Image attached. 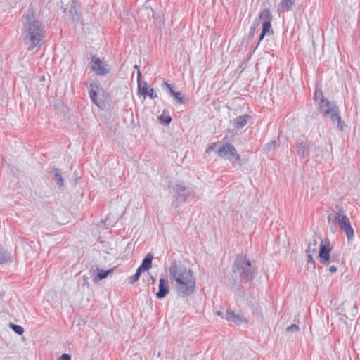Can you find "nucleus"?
Returning a JSON list of instances; mask_svg holds the SVG:
<instances>
[{"label":"nucleus","mask_w":360,"mask_h":360,"mask_svg":"<svg viewBox=\"0 0 360 360\" xmlns=\"http://www.w3.org/2000/svg\"><path fill=\"white\" fill-rule=\"evenodd\" d=\"M91 70L97 75H106L110 72L109 65L105 61L96 56H92L91 58Z\"/></svg>","instance_id":"7"},{"label":"nucleus","mask_w":360,"mask_h":360,"mask_svg":"<svg viewBox=\"0 0 360 360\" xmlns=\"http://www.w3.org/2000/svg\"><path fill=\"white\" fill-rule=\"evenodd\" d=\"M320 108L322 109L323 113L326 115L330 116V118L333 122H338V127L340 129H342V126L340 124V117L338 113L337 108L335 106L332 105L329 101H326L325 103H322L320 105Z\"/></svg>","instance_id":"6"},{"label":"nucleus","mask_w":360,"mask_h":360,"mask_svg":"<svg viewBox=\"0 0 360 360\" xmlns=\"http://www.w3.org/2000/svg\"><path fill=\"white\" fill-rule=\"evenodd\" d=\"M299 328L295 324H292L287 328V330H298Z\"/></svg>","instance_id":"28"},{"label":"nucleus","mask_w":360,"mask_h":360,"mask_svg":"<svg viewBox=\"0 0 360 360\" xmlns=\"http://www.w3.org/2000/svg\"><path fill=\"white\" fill-rule=\"evenodd\" d=\"M56 176L57 178L58 184L60 186H61L63 184V179H62V177H61L60 174H56Z\"/></svg>","instance_id":"29"},{"label":"nucleus","mask_w":360,"mask_h":360,"mask_svg":"<svg viewBox=\"0 0 360 360\" xmlns=\"http://www.w3.org/2000/svg\"><path fill=\"white\" fill-rule=\"evenodd\" d=\"M251 263L249 260H246L243 257H238L233 266L234 272L241 270V282L247 283L250 281L254 274V271L250 269Z\"/></svg>","instance_id":"2"},{"label":"nucleus","mask_w":360,"mask_h":360,"mask_svg":"<svg viewBox=\"0 0 360 360\" xmlns=\"http://www.w3.org/2000/svg\"><path fill=\"white\" fill-rule=\"evenodd\" d=\"M313 255L311 254H307V262L308 263L314 265V259H313Z\"/></svg>","instance_id":"27"},{"label":"nucleus","mask_w":360,"mask_h":360,"mask_svg":"<svg viewBox=\"0 0 360 360\" xmlns=\"http://www.w3.org/2000/svg\"><path fill=\"white\" fill-rule=\"evenodd\" d=\"M336 220L341 230L347 235V240H352L354 238V230L351 226L349 218L342 212H339L337 214Z\"/></svg>","instance_id":"5"},{"label":"nucleus","mask_w":360,"mask_h":360,"mask_svg":"<svg viewBox=\"0 0 360 360\" xmlns=\"http://www.w3.org/2000/svg\"><path fill=\"white\" fill-rule=\"evenodd\" d=\"M165 85L166 86V87L169 90V94H171V96H174V99L176 101L177 103H184L183 98L181 96V93L174 91L173 90L172 87L171 86V85L169 84L167 82L165 83Z\"/></svg>","instance_id":"15"},{"label":"nucleus","mask_w":360,"mask_h":360,"mask_svg":"<svg viewBox=\"0 0 360 360\" xmlns=\"http://www.w3.org/2000/svg\"><path fill=\"white\" fill-rule=\"evenodd\" d=\"M331 248L328 243L321 241L320 244V250L319 257L321 263L323 264H328L330 260Z\"/></svg>","instance_id":"8"},{"label":"nucleus","mask_w":360,"mask_h":360,"mask_svg":"<svg viewBox=\"0 0 360 360\" xmlns=\"http://www.w3.org/2000/svg\"><path fill=\"white\" fill-rule=\"evenodd\" d=\"M10 259L8 254L0 249V264L6 262Z\"/></svg>","instance_id":"22"},{"label":"nucleus","mask_w":360,"mask_h":360,"mask_svg":"<svg viewBox=\"0 0 360 360\" xmlns=\"http://www.w3.org/2000/svg\"><path fill=\"white\" fill-rule=\"evenodd\" d=\"M9 326L13 330V331H15L18 335H22L24 333V329L21 326L15 325L11 323Z\"/></svg>","instance_id":"21"},{"label":"nucleus","mask_w":360,"mask_h":360,"mask_svg":"<svg viewBox=\"0 0 360 360\" xmlns=\"http://www.w3.org/2000/svg\"><path fill=\"white\" fill-rule=\"evenodd\" d=\"M249 117L247 115L237 117L233 120V126L237 129L243 127L248 123Z\"/></svg>","instance_id":"14"},{"label":"nucleus","mask_w":360,"mask_h":360,"mask_svg":"<svg viewBox=\"0 0 360 360\" xmlns=\"http://www.w3.org/2000/svg\"><path fill=\"white\" fill-rule=\"evenodd\" d=\"M153 259V256L151 253H148L143 260L141 266L139 267V269H141V270L146 271L151 268L152 266V260Z\"/></svg>","instance_id":"12"},{"label":"nucleus","mask_w":360,"mask_h":360,"mask_svg":"<svg viewBox=\"0 0 360 360\" xmlns=\"http://www.w3.org/2000/svg\"><path fill=\"white\" fill-rule=\"evenodd\" d=\"M293 4L292 0H283L279 4L278 8L283 12L288 11L292 8Z\"/></svg>","instance_id":"16"},{"label":"nucleus","mask_w":360,"mask_h":360,"mask_svg":"<svg viewBox=\"0 0 360 360\" xmlns=\"http://www.w3.org/2000/svg\"><path fill=\"white\" fill-rule=\"evenodd\" d=\"M169 291L167 278L165 276H162L159 281V290L156 293V297L159 299L164 298L169 293Z\"/></svg>","instance_id":"9"},{"label":"nucleus","mask_w":360,"mask_h":360,"mask_svg":"<svg viewBox=\"0 0 360 360\" xmlns=\"http://www.w3.org/2000/svg\"><path fill=\"white\" fill-rule=\"evenodd\" d=\"M329 271L330 273H335L337 271V268L335 266H330L329 267Z\"/></svg>","instance_id":"31"},{"label":"nucleus","mask_w":360,"mask_h":360,"mask_svg":"<svg viewBox=\"0 0 360 360\" xmlns=\"http://www.w3.org/2000/svg\"><path fill=\"white\" fill-rule=\"evenodd\" d=\"M89 96L94 103L96 105H98V103L97 101V92L94 91H89Z\"/></svg>","instance_id":"24"},{"label":"nucleus","mask_w":360,"mask_h":360,"mask_svg":"<svg viewBox=\"0 0 360 360\" xmlns=\"http://www.w3.org/2000/svg\"><path fill=\"white\" fill-rule=\"evenodd\" d=\"M317 246H318V244H317V242L314 240L313 241L310 242L309 245H308V248L307 250V254H311V255H314L316 252V250H317Z\"/></svg>","instance_id":"18"},{"label":"nucleus","mask_w":360,"mask_h":360,"mask_svg":"<svg viewBox=\"0 0 360 360\" xmlns=\"http://www.w3.org/2000/svg\"><path fill=\"white\" fill-rule=\"evenodd\" d=\"M98 90H99V85H98V84L91 83L89 84V91H94L95 92H98Z\"/></svg>","instance_id":"25"},{"label":"nucleus","mask_w":360,"mask_h":360,"mask_svg":"<svg viewBox=\"0 0 360 360\" xmlns=\"http://www.w3.org/2000/svg\"><path fill=\"white\" fill-rule=\"evenodd\" d=\"M226 319L228 321L233 322L236 324H240L246 321L243 316L239 314H235L233 311L227 310L226 312Z\"/></svg>","instance_id":"11"},{"label":"nucleus","mask_w":360,"mask_h":360,"mask_svg":"<svg viewBox=\"0 0 360 360\" xmlns=\"http://www.w3.org/2000/svg\"><path fill=\"white\" fill-rule=\"evenodd\" d=\"M272 33L271 22H262V30L259 36V41H262L266 34H271Z\"/></svg>","instance_id":"13"},{"label":"nucleus","mask_w":360,"mask_h":360,"mask_svg":"<svg viewBox=\"0 0 360 360\" xmlns=\"http://www.w3.org/2000/svg\"><path fill=\"white\" fill-rule=\"evenodd\" d=\"M259 19L262 20L263 22H271L272 15L270 10L267 8L262 10L259 13Z\"/></svg>","instance_id":"17"},{"label":"nucleus","mask_w":360,"mask_h":360,"mask_svg":"<svg viewBox=\"0 0 360 360\" xmlns=\"http://www.w3.org/2000/svg\"><path fill=\"white\" fill-rule=\"evenodd\" d=\"M218 155L231 162H237L241 165V159L234 146L230 143H225L220 146L217 150Z\"/></svg>","instance_id":"3"},{"label":"nucleus","mask_w":360,"mask_h":360,"mask_svg":"<svg viewBox=\"0 0 360 360\" xmlns=\"http://www.w3.org/2000/svg\"><path fill=\"white\" fill-rule=\"evenodd\" d=\"M138 91L144 96H148L152 99L157 97V94H155L154 89L148 86L146 83L139 84Z\"/></svg>","instance_id":"10"},{"label":"nucleus","mask_w":360,"mask_h":360,"mask_svg":"<svg viewBox=\"0 0 360 360\" xmlns=\"http://www.w3.org/2000/svg\"><path fill=\"white\" fill-rule=\"evenodd\" d=\"M29 21V35L30 48H34L39 45L41 40V27L38 22L32 21L33 16L27 17Z\"/></svg>","instance_id":"4"},{"label":"nucleus","mask_w":360,"mask_h":360,"mask_svg":"<svg viewBox=\"0 0 360 360\" xmlns=\"http://www.w3.org/2000/svg\"><path fill=\"white\" fill-rule=\"evenodd\" d=\"M112 272V269H110L107 271L101 270L97 274V278L99 280H103L108 277V276Z\"/></svg>","instance_id":"20"},{"label":"nucleus","mask_w":360,"mask_h":360,"mask_svg":"<svg viewBox=\"0 0 360 360\" xmlns=\"http://www.w3.org/2000/svg\"><path fill=\"white\" fill-rule=\"evenodd\" d=\"M60 360H70V356L68 354H63L60 358Z\"/></svg>","instance_id":"30"},{"label":"nucleus","mask_w":360,"mask_h":360,"mask_svg":"<svg viewBox=\"0 0 360 360\" xmlns=\"http://www.w3.org/2000/svg\"><path fill=\"white\" fill-rule=\"evenodd\" d=\"M140 75H141V74H140V72L139 71V72H138V79H139Z\"/></svg>","instance_id":"33"},{"label":"nucleus","mask_w":360,"mask_h":360,"mask_svg":"<svg viewBox=\"0 0 360 360\" xmlns=\"http://www.w3.org/2000/svg\"><path fill=\"white\" fill-rule=\"evenodd\" d=\"M218 143H219L218 142L212 143L211 145L209 146L206 152L210 153V150H214Z\"/></svg>","instance_id":"26"},{"label":"nucleus","mask_w":360,"mask_h":360,"mask_svg":"<svg viewBox=\"0 0 360 360\" xmlns=\"http://www.w3.org/2000/svg\"><path fill=\"white\" fill-rule=\"evenodd\" d=\"M314 99L315 101H319L321 102V104L322 103H325V101H326L324 98L323 92L321 90H316L315 91L314 95Z\"/></svg>","instance_id":"19"},{"label":"nucleus","mask_w":360,"mask_h":360,"mask_svg":"<svg viewBox=\"0 0 360 360\" xmlns=\"http://www.w3.org/2000/svg\"><path fill=\"white\" fill-rule=\"evenodd\" d=\"M169 280L179 296L185 297L193 294L195 290V277L191 269L172 264L169 269Z\"/></svg>","instance_id":"1"},{"label":"nucleus","mask_w":360,"mask_h":360,"mask_svg":"<svg viewBox=\"0 0 360 360\" xmlns=\"http://www.w3.org/2000/svg\"><path fill=\"white\" fill-rule=\"evenodd\" d=\"M141 272H142V271L141 270V269L138 268L136 270V272L131 278L130 283H134L136 282L139 279Z\"/></svg>","instance_id":"23"},{"label":"nucleus","mask_w":360,"mask_h":360,"mask_svg":"<svg viewBox=\"0 0 360 360\" xmlns=\"http://www.w3.org/2000/svg\"><path fill=\"white\" fill-rule=\"evenodd\" d=\"M171 122V118L170 117H168L166 120V122L168 124Z\"/></svg>","instance_id":"32"}]
</instances>
